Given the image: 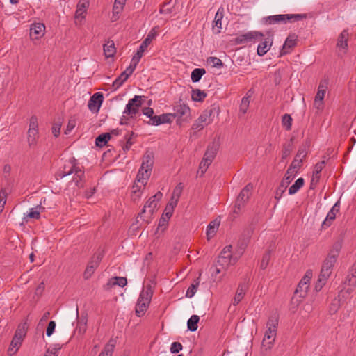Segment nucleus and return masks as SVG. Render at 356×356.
I'll list each match as a JSON object with an SVG mask.
<instances>
[{
	"mask_svg": "<svg viewBox=\"0 0 356 356\" xmlns=\"http://www.w3.org/2000/svg\"><path fill=\"white\" fill-rule=\"evenodd\" d=\"M72 174L74 175L72 181L74 182L76 186L79 188L83 187V179L85 177V172L77 166L76 160L74 158L70 159L67 163L64 165L63 168L56 173L55 177L58 180Z\"/></svg>",
	"mask_w": 356,
	"mask_h": 356,
	"instance_id": "nucleus-1",
	"label": "nucleus"
},
{
	"mask_svg": "<svg viewBox=\"0 0 356 356\" xmlns=\"http://www.w3.org/2000/svg\"><path fill=\"white\" fill-rule=\"evenodd\" d=\"M342 248L341 243L339 241L334 243L330 250L327 257L323 263L320 275L322 277H329L332 268L337 261L339 252Z\"/></svg>",
	"mask_w": 356,
	"mask_h": 356,
	"instance_id": "nucleus-2",
	"label": "nucleus"
},
{
	"mask_svg": "<svg viewBox=\"0 0 356 356\" xmlns=\"http://www.w3.org/2000/svg\"><path fill=\"white\" fill-rule=\"evenodd\" d=\"M219 147L220 140L218 138H214L212 143L207 146L206 152L199 166L200 176L204 174L208 167L211 164L219 149Z\"/></svg>",
	"mask_w": 356,
	"mask_h": 356,
	"instance_id": "nucleus-3",
	"label": "nucleus"
},
{
	"mask_svg": "<svg viewBox=\"0 0 356 356\" xmlns=\"http://www.w3.org/2000/svg\"><path fill=\"white\" fill-rule=\"evenodd\" d=\"M152 296L153 290L151 285L146 286L145 289L142 290L138 299L135 309L136 314L138 316H142L144 315L149 307Z\"/></svg>",
	"mask_w": 356,
	"mask_h": 356,
	"instance_id": "nucleus-4",
	"label": "nucleus"
},
{
	"mask_svg": "<svg viewBox=\"0 0 356 356\" xmlns=\"http://www.w3.org/2000/svg\"><path fill=\"white\" fill-rule=\"evenodd\" d=\"M153 165V154L151 152H146L143 156L142 164L137 174L136 180L138 182H143V180L147 181L151 175Z\"/></svg>",
	"mask_w": 356,
	"mask_h": 356,
	"instance_id": "nucleus-5",
	"label": "nucleus"
},
{
	"mask_svg": "<svg viewBox=\"0 0 356 356\" xmlns=\"http://www.w3.org/2000/svg\"><path fill=\"white\" fill-rule=\"evenodd\" d=\"M278 325V318L275 316L270 317L267 322V327L264 339L262 341V346L266 350L271 349L273 345L274 344L277 327Z\"/></svg>",
	"mask_w": 356,
	"mask_h": 356,
	"instance_id": "nucleus-6",
	"label": "nucleus"
},
{
	"mask_svg": "<svg viewBox=\"0 0 356 356\" xmlns=\"http://www.w3.org/2000/svg\"><path fill=\"white\" fill-rule=\"evenodd\" d=\"M306 17V14H284L270 15L263 18V21L266 24H274L280 22H286V21H299Z\"/></svg>",
	"mask_w": 356,
	"mask_h": 356,
	"instance_id": "nucleus-7",
	"label": "nucleus"
},
{
	"mask_svg": "<svg viewBox=\"0 0 356 356\" xmlns=\"http://www.w3.org/2000/svg\"><path fill=\"white\" fill-rule=\"evenodd\" d=\"M253 189V185L252 184H248L240 192L238 195L235 204L233 212L234 213L238 214L241 209L245 207V204L248 201L250 195L251 191Z\"/></svg>",
	"mask_w": 356,
	"mask_h": 356,
	"instance_id": "nucleus-8",
	"label": "nucleus"
},
{
	"mask_svg": "<svg viewBox=\"0 0 356 356\" xmlns=\"http://www.w3.org/2000/svg\"><path fill=\"white\" fill-rule=\"evenodd\" d=\"M172 119L177 118V123L181 125L183 122L188 121L191 118V110L188 105L179 104L173 107Z\"/></svg>",
	"mask_w": 356,
	"mask_h": 356,
	"instance_id": "nucleus-9",
	"label": "nucleus"
},
{
	"mask_svg": "<svg viewBox=\"0 0 356 356\" xmlns=\"http://www.w3.org/2000/svg\"><path fill=\"white\" fill-rule=\"evenodd\" d=\"M143 97L144 96L135 95L134 98L130 99L126 105L123 114L129 115L131 118H134L143 104L142 99Z\"/></svg>",
	"mask_w": 356,
	"mask_h": 356,
	"instance_id": "nucleus-10",
	"label": "nucleus"
},
{
	"mask_svg": "<svg viewBox=\"0 0 356 356\" xmlns=\"http://www.w3.org/2000/svg\"><path fill=\"white\" fill-rule=\"evenodd\" d=\"M157 27L153 28L147 34L146 38L144 40V41L141 43L139 48L138 49L136 54L134 56L136 58L140 60V58L143 56V54L145 51V50L147 48V47L150 44L152 41L156 38L157 35Z\"/></svg>",
	"mask_w": 356,
	"mask_h": 356,
	"instance_id": "nucleus-11",
	"label": "nucleus"
},
{
	"mask_svg": "<svg viewBox=\"0 0 356 356\" xmlns=\"http://www.w3.org/2000/svg\"><path fill=\"white\" fill-rule=\"evenodd\" d=\"M104 100L103 94L101 92L95 93L88 102V108L93 113H97L99 111L101 105Z\"/></svg>",
	"mask_w": 356,
	"mask_h": 356,
	"instance_id": "nucleus-12",
	"label": "nucleus"
},
{
	"mask_svg": "<svg viewBox=\"0 0 356 356\" xmlns=\"http://www.w3.org/2000/svg\"><path fill=\"white\" fill-rule=\"evenodd\" d=\"M102 259V255L100 253L93 256L92 260L88 264L83 274L86 280L89 279L94 273L95 268L99 266Z\"/></svg>",
	"mask_w": 356,
	"mask_h": 356,
	"instance_id": "nucleus-13",
	"label": "nucleus"
},
{
	"mask_svg": "<svg viewBox=\"0 0 356 356\" xmlns=\"http://www.w3.org/2000/svg\"><path fill=\"white\" fill-rule=\"evenodd\" d=\"M232 249V246L229 245L225 246L222 250L220 259L222 260V264H234L236 263L234 262V257L237 255L236 252L234 254H231Z\"/></svg>",
	"mask_w": 356,
	"mask_h": 356,
	"instance_id": "nucleus-14",
	"label": "nucleus"
},
{
	"mask_svg": "<svg viewBox=\"0 0 356 356\" xmlns=\"http://www.w3.org/2000/svg\"><path fill=\"white\" fill-rule=\"evenodd\" d=\"M263 36L264 34L259 31H250L236 38V42L237 44H243L254 39H260Z\"/></svg>",
	"mask_w": 356,
	"mask_h": 356,
	"instance_id": "nucleus-15",
	"label": "nucleus"
},
{
	"mask_svg": "<svg viewBox=\"0 0 356 356\" xmlns=\"http://www.w3.org/2000/svg\"><path fill=\"white\" fill-rule=\"evenodd\" d=\"M45 26L42 23H35L31 25L30 38L31 40H38L44 34Z\"/></svg>",
	"mask_w": 356,
	"mask_h": 356,
	"instance_id": "nucleus-16",
	"label": "nucleus"
},
{
	"mask_svg": "<svg viewBox=\"0 0 356 356\" xmlns=\"http://www.w3.org/2000/svg\"><path fill=\"white\" fill-rule=\"evenodd\" d=\"M297 37L295 35H289L280 53V56L289 54L291 50L296 45Z\"/></svg>",
	"mask_w": 356,
	"mask_h": 356,
	"instance_id": "nucleus-17",
	"label": "nucleus"
},
{
	"mask_svg": "<svg viewBox=\"0 0 356 356\" xmlns=\"http://www.w3.org/2000/svg\"><path fill=\"white\" fill-rule=\"evenodd\" d=\"M172 122V115L171 113H164L160 115H154L152 118V121L148 122L151 125H160L165 123H171Z\"/></svg>",
	"mask_w": 356,
	"mask_h": 356,
	"instance_id": "nucleus-18",
	"label": "nucleus"
},
{
	"mask_svg": "<svg viewBox=\"0 0 356 356\" xmlns=\"http://www.w3.org/2000/svg\"><path fill=\"white\" fill-rule=\"evenodd\" d=\"M157 206L156 202H154V201H152L151 197L146 202L145 204L144 205L143 209H142L141 212L138 213L137 218H140L143 221H145L147 223L149 222V220L148 219H145L144 214L146 212V209L149 208L148 213L150 216H152L154 213V211L155 208Z\"/></svg>",
	"mask_w": 356,
	"mask_h": 356,
	"instance_id": "nucleus-19",
	"label": "nucleus"
},
{
	"mask_svg": "<svg viewBox=\"0 0 356 356\" xmlns=\"http://www.w3.org/2000/svg\"><path fill=\"white\" fill-rule=\"evenodd\" d=\"M90 4L89 0H80L76 6V10L75 13L76 19H83L85 17L84 14L86 13L87 8Z\"/></svg>",
	"mask_w": 356,
	"mask_h": 356,
	"instance_id": "nucleus-20",
	"label": "nucleus"
},
{
	"mask_svg": "<svg viewBox=\"0 0 356 356\" xmlns=\"http://www.w3.org/2000/svg\"><path fill=\"white\" fill-rule=\"evenodd\" d=\"M249 237L250 236H248L246 238L243 237L239 239L236 249V254L237 256L234 257V262H236L241 256L243 254V252L249 242Z\"/></svg>",
	"mask_w": 356,
	"mask_h": 356,
	"instance_id": "nucleus-21",
	"label": "nucleus"
},
{
	"mask_svg": "<svg viewBox=\"0 0 356 356\" xmlns=\"http://www.w3.org/2000/svg\"><path fill=\"white\" fill-rule=\"evenodd\" d=\"M220 225V220L215 219L210 222L207 229V239L210 240L216 233L217 229Z\"/></svg>",
	"mask_w": 356,
	"mask_h": 356,
	"instance_id": "nucleus-22",
	"label": "nucleus"
},
{
	"mask_svg": "<svg viewBox=\"0 0 356 356\" xmlns=\"http://www.w3.org/2000/svg\"><path fill=\"white\" fill-rule=\"evenodd\" d=\"M23 339L13 337L10 342V347L8 349V354L11 356L17 353L22 345Z\"/></svg>",
	"mask_w": 356,
	"mask_h": 356,
	"instance_id": "nucleus-23",
	"label": "nucleus"
},
{
	"mask_svg": "<svg viewBox=\"0 0 356 356\" xmlns=\"http://www.w3.org/2000/svg\"><path fill=\"white\" fill-rule=\"evenodd\" d=\"M127 280L126 277H114L108 280L106 284L107 289L113 286H119L120 287H124L127 285Z\"/></svg>",
	"mask_w": 356,
	"mask_h": 356,
	"instance_id": "nucleus-24",
	"label": "nucleus"
},
{
	"mask_svg": "<svg viewBox=\"0 0 356 356\" xmlns=\"http://www.w3.org/2000/svg\"><path fill=\"white\" fill-rule=\"evenodd\" d=\"M349 33L347 30H343L339 35L337 39V47L346 49L348 47V40Z\"/></svg>",
	"mask_w": 356,
	"mask_h": 356,
	"instance_id": "nucleus-25",
	"label": "nucleus"
},
{
	"mask_svg": "<svg viewBox=\"0 0 356 356\" xmlns=\"http://www.w3.org/2000/svg\"><path fill=\"white\" fill-rule=\"evenodd\" d=\"M247 286L245 284H242L238 286L235 296L233 299L232 303L234 305H238L243 298Z\"/></svg>",
	"mask_w": 356,
	"mask_h": 356,
	"instance_id": "nucleus-26",
	"label": "nucleus"
},
{
	"mask_svg": "<svg viewBox=\"0 0 356 356\" xmlns=\"http://www.w3.org/2000/svg\"><path fill=\"white\" fill-rule=\"evenodd\" d=\"M103 49L104 55L107 58L113 57L116 52L114 42L113 40L107 41L106 43L104 44Z\"/></svg>",
	"mask_w": 356,
	"mask_h": 356,
	"instance_id": "nucleus-27",
	"label": "nucleus"
},
{
	"mask_svg": "<svg viewBox=\"0 0 356 356\" xmlns=\"http://www.w3.org/2000/svg\"><path fill=\"white\" fill-rule=\"evenodd\" d=\"M29 325L26 321L19 323L15 332L14 337L24 339L26 334Z\"/></svg>",
	"mask_w": 356,
	"mask_h": 356,
	"instance_id": "nucleus-28",
	"label": "nucleus"
},
{
	"mask_svg": "<svg viewBox=\"0 0 356 356\" xmlns=\"http://www.w3.org/2000/svg\"><path fill=\"white\" fill-rule=\"evenodd\" d=\"M250 92V90H249L246 95L243 97L241 99V103L239 106V112L242 113L243 115L245 114L250 103V98L251 95L249 93Z\"/></svg>",
	"mask_w": 356,
	"mask_h": 356,
	"instance_id": "nucleus-29",
	"label": "nucleus"
},
{
	"mask_svg": "<svg viewBox=\"0 0 356 356\" xmlns=\"http://www.w3.org/2000/svg\"><path fill=\"white\" fill-rule=\"evenodd\" d=\"M115 346V341L112 339H110L108 343L106 344V346H104V349L102 350L99 356H111L113 353Z\"/></svg>",
	"mask_w": 356,
	"mask_h": 356,
	"instance_id": "nucleus-30",
	"label": "nucleus"
},
{
	"mask_svg": "<svg viewBox=\"0 0 356 356\" xmlns=\"http://www.w3.org/2000/svg\"><path fill=\"white\" fill-rule=\"evenodd\" d=\"M224 16V8H220L216 13L214 20L213 22V28L215 26L218 29L222 28V19ZM220 30H218V33H220Z\"/></svg>",
	"mask_w": 356,
	"mask_h": 356,
	"instance_id": "nucleus-31",
	"label": "nucleus"
},
{
	"mask_svg": "<svg viewBox=\"0 0 356 356\" xmlns=\"http://www.w3.org/2000/svg\"><path fill=\"white\" fill-rule=\"evenodd\" d=\"M111 138L110 133H104L99 135L95 139V145L97 147H102L108 143Z\"/></svg>",
	"mask_w": 356,
	"mask_h": 356,
	"instance_id": "nucleus-32",
	"label": "nucleus"
},
{
	"mask_svg": "<svg viewBox=\"0 0 356 356\" xmlns=\"http://www.w3.org/2000/svg\"><path fill=\"white\" fill-rule=\"evenodd\" d=\"M213 109H206L202 112V113L199 116L198 119L200 122H202L205 125L209 124L212 119H211V115H213Z\"/></svg>",
	"mask_w": 356,
	"mask_h": 356,
	"instance_id": "nucleus-33",
	"label": "nucleus"
},
{
	"mask_svg": "<svg viewBox=\"0 0 356 356\" xmlns=\"http://www.w3.org/2000/svg\"><path fill=\"white\" fill-rule=\"evenodd\" d=\"M38 138V131L28 130L27 141L30 147H35Z\"/></svg>",
	"mask_w": 356,
	"mask_h": 356,
	"instance_id": "nucleus-34",
	"label": "nucleus"
},
{
	"mask_svg": "<svg viewBox=\"0 0 356 356\" xmlns=\"http://www.w3.org/2000/svg\"><path fill=\"white\" fill-rule=\"evenodd\" d=\"M87 327V317L82 316L80 318H78L77 325L76 331L80 334H83L86 331Z\"/></svg>",
	"mask_w": 356,
	"mask_h": 356,
	"instance_id": "nucleus-35",
	"label": "nucleus"
},
{
	"mask_svg": "<svg viewBox=\"0 0 356 356\" xmlns=\"http://www.w3.org/2000/svg\"><path fill=\"white\" fill-rule=\"evenodd\" d=\"M200 321V317L197 315H192L188 320L187 327L188 330L191 332H195L197 330V323Z\"/></svg>",
	"mask_w": 356,
	"mask_h": 356,
	"instance_id": "nucleus-36",
	"label": "nucleus"
},
{
	"mask_svg": "<svg viewBox=\"0 0 356 356\" xmlns=\"http://www.w3.org/2000/svg\"><path fill=\"white\" fill-rule=\"evenodd\" d=\"M127 0H115L113 7V17L118 15L122 11Z\"/></svg>",
	"mask_w": 356,
	"mask_h": 356,
	"instance_id": "nucleus-37",
	"label": "nucleus"
},
{
	"mask_svg": "<svg viewBox=\"0 0 356 356\" xmlns=\"http://www.w3.org/2000/svg\"><path fill=\"white\" fill-rule=\"evenodd\" d=\"M271 44L272 42L267 40L261 42L257 47V54L260 56L265 55L269 50Z\"/></svg>",
	"mask_w": 356,
	"mask_h": 356,
	"instance_id": "nucleus-38",
	"label": "nucleus"
},
{
	"mask_svg": "<svg viewBox=\"0 0 356 356\" xmlns=\"http://www.w3.org/2000/svg\"><path fill=\"white\" fill-rule=\"evenodd\" d=\"M305 184V180L303 178H298L295 183L289 188V194L294 195Z\"/></svg>",
	"mask_w": 356,
	"mask_h": 356,
	"instance_id": "nucleus-39",
	"label": "nucleus"
},
{
	"mask_svg": "<svg viewBox=\"0 0 356 356\" xmlns=\"http://www.w3.org/2000/svg\"><path fill=\"white\" fill-rule=\"evenodd\" d=\"M206 73V70L204 68H195L194 69L191 75V78L193 82H198L202 76Z\"/></svg>",
	"mask_w": 356,
	"mask_h": 356,
	"instance_id": "nucleus-40",
	"label": "nucleus"
},
{
	"mask_svg": "<svg viewBox=\"0 0 356 356\" xmlns=\"http://www.w3.org/2000/svg\"><path fill=\"white\" fill-rule=\"evenodd\" d=\"M309 286V285L300 282L295 291V294L298 295L301 298H305L307 296Z\"/></svg>",
	"mask_w": 356,
	"mask_h": 356,
	"instance_id": "nucleus-41",
	"label": "nucleus"
},
{
	"mask_svg": "<svg viewBox=\"0 0 356 356\" xmlns=\"http://www.w3.org/2000/svg\"><path fill=\"white\" fill-rule=\"evenodd\" d=\"M207 97V94L200 89L192 90L191 98L194 102H202Z\"/></svg>",
	"mask_w": 356,
	"mask_h": 356,
	"instance_id": "nucleus-42",
	"label": "nucleus"
},
{
	"mask_svg": "<svg viewBox=\"0 0 356 356\" xmlns=\"http://www.w3.org/2000/svg\"><path fill=\"white\" fill-rule=\"evenodd\" d=\"M325 92L322 90H318L314 99V105L317 109H321L323 108V101L325 97Z\"/></svg>",
	"mask_w": 356,
	"mask_h": 356,
	"instance_id": "nucleus-43",
	"label": "nucleus"
},
{
	"mask_svg": "<svg viewBox=\"0 0 356 356\" xmlns=\"http://www.w3.org/2000/svg\"><path fill=\"white\" fill-rule=\"evenodd\" d=\"M287 181H281L278 188L275 193V198L279 200L283 194L285 193L286 188L288 187Z\"/></svg>",
	"mask_w": 356,
	"mask_h": 356,
	"instance_id": "nucleus-44",
	"label": "nucleus"
},
{
	"mask_svg": "<svg viewBox=\"0 0 356 356\" xmlns=\"http://www.w3.org/2000/svg\"><path fill=\"white\" fill-rule=\"evenodd\" d=\"M178 201L179 200H177V198H176L175 200H170V201L166 205L165 209V215L167 216L168 218H170L172 216L174 209L177 206Z\"/></svg>",
	"mask_w": 356,
	"mask_h": 356,
	"instance_id": "nucleus-45",
	"label": "nucleus"
},
{
	"mask_svg": "<svg viewBox=\"0 0 356 356\" xmlns=\"http://www.w3.org/2000/svg\"><path fill=\"white\" fill-rule=\"evenodd\" d=\"M346 282H348L349 285L354 286L356 284V259L351 267L350 273L347 276Z\"/></svg>",
	"mask_w": 356,
	"mask_h": 356,
	"instance_id": "nucleus-46",
	"label": "nucleus"
},
{
	"mask_svg": "<svg viewBox=\"0 0 356 356\" xmlns=\"http://www.w3.org/2000/svg\"><path fill=\"white\" fill-rule=\"evenodd\" d=\"M139 61L140 60L138 58H136L135 56H133L129 66L127 67V69L123 72V73H125V74H127V76L129 77L134 72Z\"/></svg>",
	"mask_w": 356,
	"mask_h": 356,
	"instance_id": "nucleus-47",
	"label": "nucleus"
},
{
	"mask_svg": "<svg viewBox=\"0 0 356 356\" xmlns=\"http://www.w3.org/2000/svg\"><path fill=\"white\" fill-rule=\"evenodd\" d=\"M200 280L199 278H197L193 281V282L191 284V286L187 289L186 296L188 298H192L196 293L197 289L199 286Z\"/></svg>",
	"mask_w": 356,
	"mask_h": 356,
	"instance_id": "nucleus-48",
	"label": "nucleus"
},
{
	"mask_svg": "<svg viewBox=\"0 0 356 356\" xmlns=\"http://www.w3.org/2000/svg\"><path fill=\"white\" fill-rule=\"evenodd\" d=\"M125 73L122 72L120 75L113 81V87L116 90L119 88L123 83L128 79Z\"/></svg>",
	"mask_w": 356,
	"mask_h": 356,
	"instance_id": "nucleus-49",
	"label": "nucleus"
},
{
	"mask_svg": "<svg viewBox=\"0 0 356 356\" xmlns=\"http://www.w3.org/2000/svg\"><path fill=\"white\" fill-rule=\"evenodd\" d=\"M282 123L287 131L291 130L292 125V118L289 114H284L282 116Z\"/></svg>",
	"mask_w": 356,
	"mask_h": 356,
	"instance_id": "nucleus-50",
	"label": "nucleus"
},
{
	"mask_svg": "<svg viewBox=\"0 0 356 356\" xmlns=\"http://www.w3.org/2000/svg\"><path fill=\"white\" fill-rule=\"evenodd\" d=\"M174 5L171 4V1L164 3L160 9V13L163 14H170L172 13Z\"/></svg>",
	"mask_w": 356,
	"mask_h": 356,
	"instance_id": "nucleus-51",
	"label": "nucleus"
},
{
	"mask_svg": "<svg viewBox=\"0 0 356 356\" xmlns=\"http://www.w3.org/2000/svg\"><path fill=\"white\" fill-rule=\"evenodd\" d=\"M270 259V251H267L262 257V259L260 264V268L264 270L267 268L268 263Z\"/></svg>",
	"mask_w": 356,
	"mask_h": 356,
	"instance_id": "nucleus-52",
	"label": "nucleus"
},
{
	"mask_svg": "<svg viewBox=\"0 0 356 356\" xmlns=\"http://www.w3.org/2000/svg\"><path fill=\"white\" fill-rule=\"evenodd\" d=\"M335 218H336V214L333 211L330 210V211L327 214L325 219L323 222L322 226L323 227L330 226L332 222L335 219Z\"/></svg>",
	"mask_w": 356,
	"mask_h": 356,
	"instance_id": "nucleus-53",
	"label": "nucleus"
},
{
	"mask_svg": "<svg viewBox=\"0 0 356 356\" xmlns=\"http://www.w3.org/2000/svg\"><path fill=\"white\" fill-rule=\"evenodd\" d=\"M207 62L211 63L213 67H217V68H221L224 65L222 60L217 57H209L207 59Z\"/></svg>",
	"mask_w": 356,
	"mask_h": 356,
	"instance_id": "nucleus-54",
	"label": "nucleus"
},
{
	"mask_svg": "<svg viewBox=\"0 0 356 356\" xmlns=\"http://www.w3.org/2000/svg\"><path fill=\"white\" fill-rule=\"evenodd\" d=\"M302 161V159L294 158L289 168L296 173L297 170L301 167Z\"/></svg>",
	"mask_w": 356,
	"mask_h": 356,
	"instance_id": "nucleus-55",
	"label": "nucleus"
},
{
	"mask_svg": "<svg viewBox=\"0 0 356 356\" xmlns=\"http://www.w3.org/2000/svg\"><path fill=\"white\" fill-rule=\"evenodd\" d=\"M292 151V145L291 143L285 144L283 146L282 152V159L284 160L286 159L291 154Z\"/></svg>",
	"mask_w": 356,
	"mask_h": 356,
	"instance_id": "nucleus-56",
	"label": "nucleus"
},
{
	"mask_svg": "<svg viewBox=\"0 0 356 356\" xmlns=\"http://www.w3.org/2000/svg\"><path fill=\"white\" fill-rule=\"evenodd\" d=\"M62 122L60 119H59L58 121H55L53 124L51 130L52 134L55 137H58L60 134V127H61Z\"/></svg>",
	"mask_w": 356,
	"mask_h": 356,
	"instance_id": "nucleus-57",
	"label": "nucleus"
},
{
	"mask_svg": "<svg viewBox=\"0 0 356 356\" xmlns=\"http://www.w3.org/2000/svg\"><path fill=\"white\" fill-rule=\"evenodd\" d=\"M296 172L291 170V169L288 168L283 179L282 181H287V184L289 185L291 181L295 177Z\"/></svg>",
	"mask_w": 356,
	"mask_h": 356,
	"instance_id": "nucleus-58",
	"label": "nucleus"
},
{
	"mask_svg": "<svg viewBox=\"0 0 356 356\" xmlns=\"http://www.w3.org/2000/svg\"><path fill=\"white\" fill-rule=\"evenodd\" d=\"M29 130L38 131V118L35 115L31 116L30 118Z\"/></svg>",
	"mask_w": 356,
	"mask_h": 356,
	"instance_id": "nucleus-59",
	"label": "nucleus"
},
{
	"mask_svg": "<svg viewBox=\"0 0 356 356\" xmlns=\"http://www.w3.org/2000/svg\"><path fill=\"white\" fill-rule=\"evenodd\" d=\"M340 307V300L334 299L330 305V313L332 314H335Z\"/></svg>",
	"mask_w": 356,
	"mask_h": 356,
	"instance_id": "nucleus-60",
	"label": "nucleus"
},
{
	"mask_svg": "<svg viewBox=\"0 0 356 356\" xmlns=\"http://www.w3.org/2000/svg\"><path fill=\"white\" fill-rule=\"evenodd\" d=\"M328 277H322L321 275H319L318 281L315 285V290L316 291H319L321 290L323 286L325 285L326 280Z\"/></svg>",
	"mask_w": 356,
	"mask_h": 356,
	"instance_id": "nucleus-61",
	"label": "nucleus"
},
{
	"mask_svg": "<svg viewBox=\"0 0 356 356\" xmlns=\"http://www.w3.org/2000/svg\"><path fill=\"white\" fill-rule=\"evenodd\" d=\"M134 133L131 132L129 136H125L126 144L122 147V149L124 152L128 151L131 146L133 145V142L131 141V138L134 136Z\"/></svg>",
	"mask_w": 356,
	"mask_h": 356,
	"instance_id": "nucleus-62",
	"label": "nucleus"
},
{
	"mask_svg": "<svg viewBox=\"0 0 356 356\" xmlns=\"http://www.w3.org/2000/svg\"><path fill=\"white\" fill-rule=\"evenodd\" d=\"M307 154V147L301 146L299 147L298 151L295 156V158L302 159V160L303 161V159L306 157Z\"/></svg>",
	"mask_w": 356,
	"mask_h": 356,
	"instance_id": "nucleus-63",
	"label": "nucleus"
},
{
	"mask_svg": "<svg viewBox=\"0 0 356 356\" xmlns=\"http://www.w3.org/2000/svg\"><path fill=\"white\" fill-rule=\"evenodd\" d=\"M183 348V346L181 345V343L179 342H173L172 344H171V346H170V352L171 353H178L179 351H181Z\"/></svg>",
	"mask_w": 356,
	"mask_h": 356,
	"instance_id": "nucleus-64",
	"label": "nucleus"
}]
</instances>
